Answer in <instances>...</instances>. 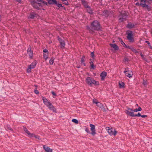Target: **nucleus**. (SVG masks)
Returning a JSON list of instances; mask_svg holds the SVG:
<instances>
[{
    "label": "nucleus",
    "instance_id": "nucleus-10",
    "mask_svg": "<svg viewBox=\"0 0 152 152\" xmlns=\"http://www.w3.org/2000/svg\"><path fill=\"white\" fill-rule=\"evenodd\" d=\"M37 64V62L35 61L32 63L30 66H28L27 69V72L28 73L31 72V69L34 68Z\"/></svg>",
    "mask_w": 152,
    "mask_h": 152
},
{
    "label": "nucleus",
    "instance_id": "nucleus-26",
    "mask_svg": "<svg viewBox=\"0 0 152 152\" xmlns=\"http://www.w3.org/2000/svg\"><path fill=\"white\" fill-rule=\"evenodd\" d=\"M119 41L120 42H121V43L122 44V45L124 47H125V46H126V44H125V43L121 39H119Z\"/></svg>",
    "mask_w": 152,
    "mask_h": 152
},
{
    "label": "nucleus",
    "instance_id": "nucleus-34",
    "mask_svg": "<svg viewBox=\"0 0 152 152\" xmlns=\"http://www.w3.org/2000/svg\"><path fill=\"white\" fill-rule=\"evenodd\" d=\"M85 131L88 133H90V131L88 128H86V129H85Z\"/></svg>",
    "mask_w": 152,
    "mask_h": 152
},
{
    "label": "nucleus",
    "instance_id": "nucleus-15",
    "mask_svg": "<svg viewBox=\"0 0 152 152\" xmlns=\"http://www.w3.org/2000/svg\"><path fill=\"white\" fill-rule=\"evenodd\" d=\"M107 73L106 72H103L100 74V76L101 77L102 80H103L107 76Z\"/></svg>",
    "mask_w": 152,
    "mask_h": 152
},
{
    "label": "nucleus",
    "instance_id": "nucleus-32",
    "mask_svg": "<svg viewBox=\"0 0 152 152\" xmlns=\"http://www.w3.org/2000/svg\"><path fill=\"white\" fill-rule=\"evenodd\" d=\"M141 115L140 113H138L137 114L134 115V116H141Z\"/></svg>",
    "mask_w": 152,
    "mask_h": 152
},
{
    "label": "nucleus",
    "instance_id": "nucleus-27",
    "mask_svg": "<svg viewBox=\"0 0 152 152\" xmlns=\"http://www.w3.org/2000/svg\"><path fill=\"white\" fill-rule=\"evenodd\" d=\"M72 121L76 124H78V121L75 119H72Z\"/></svg>",
    "mask_w": 152,
    "mask_h": 152
},
{
    "label": "nucleus",
    "instance_id": "nucleus-53",
    "mask_svg": "<svg viewBox=\"0 0 152 152\" xmlns=\"http://www.w3.org/2000/svg\"><path fill=\"white\" fill-rule=\"evenodd\" d=\"M135 1H137L138 0H135Z\"/></svg>",
    "mask_w": 152,
    "mask_h": 152
},
{
    "label": "nucleus",
    "instance_id": "nucleus-9",
    "mask_svg": "<svg viewBox=\"0 0 152 152\" xmlns=\"http://www.w3.org/2000/svg\"><path fill=\"white\" fill-rule=\"evenodd\" d=\"M132 111V109L128 108L127 110H125V112L128 115L134 117V112Z\"/></svg>",
    "mask_w": 152,
    "mask_h": 152
},
{
    "label": "nucleus",
    "instance_id": "nucleus-5",
    "mask_svg": "<svg viewBox=\"0 0 152 152\" xmlns=\"http://www.w3.org/2000/svg\"><path fill=\"white\" fill-rule=\"evenodd\" d=\"M86 81L87 84L90 86H92V84L95 85H99V83L98 82L96 81L89 77L86 78Z\"/></svg>",
    "mask_w": 152,
    "mask_h": 152
},
{
    "label": "nucleus",
    "instance_id": "nucleus-1",
    "mask_svg": "<svg viewBox=\"0 0 152 152\" xmlns=\"http://www.w3.org/2000/svg\"><path fill=\"white\" fill-rule=\"evenodd\" d=\"M38 3L34 1H31V3L33 7L37 9H39L41 7L47 4L46 2L42 0H37Z\"/></svg>",
    "mask_w": 152,
    "mask_h": 152
},
{
    "label": "nucleus",
    "instance_id": "nucleus-19",
    "mask_svg": "<svg viewBox=\"0 0 152 152\" xmlns=\"http://www.w3.org/2000/svg\"><path fill=\"white\" fill-rule=\"evenodd\" d=\"M85 59V57L84 56H83L81 59V64H83L84 66H85L86 65L84 63Z\"/></svg>",
    "mask_w": 152,
    "mask_h": 152
},
{
    "label": "nucleus",
    "instance_id": "nucleus-52",
    "mask_svg": "<svg viewBox=\"0 0 152 152\" xmlns=\"http://www.w3.org/2000/svg\"><path fill=\"white\" fill-rule=\"evenodd\" d=\"M106 11V12H107V11Z\"/></svg>",
    "mask_w": 152,
    "mask_h": 152
},
{
    "label": "nucleus",
    "instance_id": "nucleus-18",
    "mask_svg": "<svg viewBox=\"0 0 152 152\" xmlns=\"http://www.w3.org/2000/svg\"><path fill=\"white\" fill-rule=\"evenodd\" d=\"M86 10L87 12L89 13V14H91L93 13L92 10L91 9V8L90 7L87 6V7L86 8Z\"/></svg>",
    "mask_w": 152,
    "mask_h": 152
},
{
    "label": "nucleus",
    "instance_id": "nucleus-7",
    "mask_svg": "<svg viewBox=\"0 0 152 152\" xmlns=\"http://www.w3.org/2000/svg\"><path fill=\"white\" fill-rule=\"evenodd\" d=\"M147 4H151L150 0H140V5L142 7H145Z\"/></svg>",
    "mask_w": 152,
    "mask_h": 152
},
{
    "label": "nucleus",
    "instance_id": "nucleus-31",
    "mask_svg": "<svg viewBox=\"0 0 152 152\" xmlns=\"http://www.w3.org/2000/svg\"><path fill=\"white\" fill-rule=\"evenodd\" d=\"M63 4H65V5H68V2L66 0L63 1Z\"/></svg>",
    "mask_w": 152,
    "mask_h": 152
},
{
    "label": "nucleus",
    "instance_id": "nucleus-13",
    "mask_svg": "<svg viewBox=\"0 0 152 152\" xmlns=\"http://www.w3.org/2000/svg\"><path fill=\"white\" fill-rule=\"evenodd\" d=\"M58 39L59 41L60 44L61 45V48H64L65 45V42L64 41L59 38H58Z\"/></svg>",
    "mask_w": 152,
    "mask_h": 152
},
{
    "label": "nucleus",
    "instance_id": "nucleus-45",
    "mask_svg": "<svg viewBox=\"0 0 152 152\" xmlns=\"http://www.w3.org/2000/svg\"><path fill=\"white\" fill-rule=\"evenodd\" d=\"M145 42H146L147 44H148V45H149V46H150V43H149V42L148 41H145Z\"/></svg>",
    "mask_w": 152,
    "mask_h": 152
},
{
    "label": "nucleus",
    "instance_id": "nucleus-28",
    "mask_svg": "<svg viewBox=\"0 0 152 152\" xmlns=\"http://www.w3.org/2000/svg\"><path fill=\"white\" fill-rule=\"evenodd\" d=\"M48 53H44L43 55V57L44 58L45 60H46L48 59Z\"/></svg>",
    "mask_w": 152,
    "mask_h": 152
},
{
    "label": "nucleus",
    "instance_id": "nucleus-35",
    "mask_svg": "<svg viewBox=\"0 0 152 152\" xmlns=\"http://www.w3.org/2000/svg\"><path fill=\"white\" fill-rule=\"evenodd\" d=\"M43 52L44 53H48V50H47V49H44L43 50Z\"/></svg>",
    "mask_w": 152,
    "mask_h": 152
},
{
    "label": "nucleus",
    "instance_id": "nucleus-22",
    "mask_svg": "<svg viewBox=\"0 0 152 152\" xmlns=\"http://www.w3.org/2000/svg\"><path fill=\"white\" fill-rule=\"evenodd\" d=\"M134 25L131 23H129V24L127 25V27L129 28H132L134 27Z\"/></svg>",
    "mask_w": 152,
    "mask_h": 152
},
{
    "label": "nucleus",
    "instance_id": "nucleus-17",
    "mask_svg": "<svg viewBox=\"0 0 152 152\" xmlns=\"http://www.w3.org/2000/svg\"><path fill=\"white\" fill-rule=\"evenodd\" d=\"M27 52L29 56L31 58L33 56V52L31 50V48H28Z\"/></svg>",
    "mask_w": 152,
    "mask_h": 152
},
{
    "label": "nucleus",
    "instance_id": "nucleus-11",
    "mask_svg": "<svg viewBox=\"0 0 152 152\" xmlns=\"http://www.w3.org/2000/svg\"><path fill=\"white\" fill-rule=\"evenodd\" d=\"M90 126L91 127V134L93 135H94L96 134L95 127L94 125L90 124Z\"/></svg>",
    "mask_w": 152,
    "mask_h": 152
},
{
    "label": "nucleus",
    "instance_id": "nucleus-42",
    "mask_svg": "<svg viewBox=\"0 0 152 152\" xmlns=\"http://www.w3.org/2000/svg\"><path fill=\"white\" fill-rule=\"evenodd\" d=\"M53 1L51 0H49L48 1V2L49 4H51L52 3Z\"/></svg>",
    "mask_w": 152,
    "mask_h": 152
},
{
    "label": "nucleus",
    "instance_id": "nucleus-12",
    "mask_svg": "<svg viewBox=\"0 0 152 152\" xmlns=\"http://www.w3.org/2000/svg\"><path fill=\"white\" fill-rule=\"evenodd\" d=\"M127 38L131 42H133L134 41L133 35L132 33H129L128 34Z\"/></svg>",
    "mask_w": 152,
    "mask_h": 152
},
{
    "label": "nucleus",
    "instance_id": "nucleus-3",
    "mask_svg": "<svg viewBox=\"0 0 152 152\" xmlns=\"http://www.w3.org/2000/svg\"><path fill=\"white\" fill-rule=\"evenodd\" d=\"M23 129L25 132H26V133L27 134V136H28V137L30 138L34 137L36 139H37L39 140H40L41 139L40 138V137L39 136L35 135L34 134L31 133L27 129L26 127H23Z\"/></svg>",
    "mask_w": 152,
    "mask_h": 152
},
{
    "label": "nucleus",
    "instance_id": "nucleus-2",
    "mask_svg": "<svg viewBox=\"0 0 152 152\" xmlns=\"http://www.w3.org/2000/svg\"><path fill=\"white\" fill-rule=\"evenodd\" d=\"M42 99L43 101L44 104L50 110L53 112L56 113V109L54 107L52 104L45 98L42 96Z\"/></svg>",
    "mask_w": 152,
    "mask_h": 152
},
{
    "label": "nucleus",
    "instance_id": "nucleus-41",
    "mask_svg": "<svg viewBox=\"0 0 152 152\" xmlns=\"http://www.w3.org/2000/svg\"><path fill=\"white\" fill-rule=\"evenodd\" d=\"M141 116L143 118H145L147 117V115H141Z\"/></svg>",
    "mask_w": 152,
    "mask_h": 152
},
{
    "label": "nucleus",
    "instance_id": "nucleus-29",
    "mask_svg": "<svg viewBox=\"0 0 152 152\" xmlns=\"http://www.w3.org/2000/svg\"><path fill=\"white\" fill-rule=\"evenodd\" d=\"M97 106L100 108H102L103 107L102 104L99 102H98V103L97 104Z\"/></svg>",
    "mask_w": 152,
    "mask_h": 152
},
{
    "label": "nucleus",
    "instance_id": "nucleus-23",
    "mask_svg": "<svg viewBox=\"0 0 152 152\" xmlns=\"http://www.w3.org/2000/svg\"><path fill=\"white\" fill-rule=\"evenodd\" d=\"M148 4H147L145 7L148 10L150 11L151 10V7L150 6H148Z\"/></svg>",
    "mask_w": 152,
    "mask_h": 152
},
{
    "label": "nucleus",
    "instance_id": "nucleus-30",
    "mask_svg": "<svg viewBox=\"0 0 152 152\" xmlns=\"http://www.w3.org/2000/svg\"><path fill=\"white\" fill-rule=\"evenodd\" d=\"M90 63L91 65V67L92 68L94 69L95 67V66L94 65V64H93V62L91 61V62H90Z\"/></svg>",
    "mask_w": 152,
    "mask_h": 152
},
{
    "label": "nucleus",
    "instance_id": "nucleus-6",
    "mask_svg": "<svg viewBox=\"0 0 152 152\" xmlns=\"http://www.w3.org/2000/svg\"><path fill=\"white\" fill-rule=\"evenodd\" d=\"M106 129L107 131L108 134L111 136L114 135L115 136L117 133L115 130H113L112 128L110 129L109 127H106Z\"/></svg>",
    "mask_w": 152,
    "mask_h": 152
},
{
    "label": "nucleus",
    "instance_id": "nucleus-49",
    "mask_svg": "<svg viewBox=\"0 0 152 152\" xmlns=\"http://www.w3.org/2000/svg\"><path fill=\"white\" fill-rule=\"evenodd\" d=\"M125 47H126V48H131V47H129V46H127H127H125Z\"/></svg>",
    "mask_w": 152,
    "mask_h": 152
},
{
    "label": "nucleus",
    "instance_id": "nucleus-50",
    "mask_svg": "<svg viewBox=\"0 0 152 152\" xmlns=\"http://www.w3.org/2000/svg\"><path fill=\"white\" fill-rule=\"evenodd\" d=\"M150 0V1H152V0ZM150 2L151 3V2Z\"/></svg>",
    "mask_w": 152,
    "mask_h": 152
},
{
    "label": "nucleus",
    "instance_id": "nucleus-8",
    "mask_svg": "<svg viewBox=\"0 0 152 152\" xmlns=\"http://www.w3.org/2000/svg\"><path fill=\"white\" fill-rule=\"evenodd\" d=\"M124 73L129 78L131 77L133 75L132 72L131 70H129L128 68L125 69L124 71Z\"/></svg>",
    "mask_w": 152,
    "mask_h": 152
},
{
    "label": "nucleus",
    "instance_id": "nucleus-33",
    "mask_svg": "<svg viewBox=\"0 0 152 152\" xmlns=\"http://www.w3.org/2000/svg\"><path fill=\"white\" fill-rule=\"evenodd\" d=\"M98 102L97 101L96 99H94L93 100V103H95L96 104H97L98 103Z\"/></svg>",
    "mask_w": 152,
    "mask_h": 152
},
{
    "label": "nucleus",
    "instance_id": "nucleus-44",
    "mask_svg": "<svg viewBox=\"0 0 152 152\" xmlns=\"http://www.w3.org/2000/svg\"><path fill=\"white\" fill-rule=\"evenodd\" d=\"M51 93L52 94H53L54 95H55V96L56 95V93L53 91H52Z\"/></svg>",
    "mask_w": 152,
    "mask_h": 152
},
{
    "label": "nucleus",
    "instance_id": "nucleus-24",
    "mask_svg": "<svg viewBox=\"0 0 152 152\" xmlns=\"http://www.w3.org/2000/svg\"><path fill=\"white\" fill-rule=\"evenodd\" d=\"M54 61V58H51L50 60L49 63L50 65H52L53 64Z\"/></svg>",
    "mask_w": 152,
    "mask_h": 152
},
{
    "label": "nucleus",
    "instance_id": "nucleus-51",
    "mask_svg": "<svg viewBox=\"0 0 152 152\" xmlns=\"http://www.w3.org/2000/svg\"><path fill=\"white\" fill-rule=\"evenodd\" d=\"M136 105H137V106H138V104H136Z\"/></svg>",
    "mask_w": 152,
    "mask_h": 152
},
{
    "label": "nucleus",
    "instance_id": "nucleus-36",
    "mask_svg": "<svg viewBox=\"0 0 152 152\" xmlns=\"http://www.w3.org/2000/svg\"><path fill=\"white\" fill-rule=\"evenodd\" d=\"M34 92H35V93L36 94H39V91H38L37 90V89H35L34 91Z\"/></svg>",
    "mask_w": 152,
    "mask_h": 152
},
{
    "label": "nucleus",
    "instance_id": "nucleus-43",
    "mask_svg": "<svg viewBox=\"0 0 152 152\" xmlns=\"http://www.w3.org/2000/svg\"><path fill=\"white\" fill-rule=\"evenodd\" d=\"M138 111H141L142 110V108L141 107H139L138 108Z\"/></svg>",
    "mask_w": 152,
    "mask_h": 152
},
{
    "label": "nucleus",
    "instance_id": "nucleus-37",
    "mask_svg": "<svg viewBox=\"0 0 152 152\" xmlns=\"http://www.w3.org/2000/svg\"><path fill=\"white\" fill-rule=\"evenodd\" d=\"M56 5L59 7H63L62 4H56Z\"/></svg>",
    "mask_w": 152,
    "mask_h": 152
},
{
    "label": "nucleus",
    "instance_id": "nucleus-47",
    "mask_svg": "<svg viewBox=\"0 0 152 152\" xmlns=\"http://www.w3.org/2000/svg\"><path fill=\"white\" fill-rule=\"evenodd\" d=\"M7 129H9L10 130H12V128L10 127H7Z\"/></svg>",
    "mask_w": 152,
    "mask_h": 152
},
{
    "label": "nucleus",
    "instance_id": "nucleus-40",
    "mask_svg": "<svg viewBox=\"0 0 152 152\" xmlns=\"http://www.w3.org/2000/svg\"><path fill=\"white\" fill-rule=\"evenodd\" d=\"M129 49H131L133 51H135V50L134 49V48L132 47H131V48H129Z\"/></svg>",
    "mask_w": 152,
    "mask_h": 152
},
{
    "label": "nucleus",
    "instance_id": "nucleus-46",
    "mask_svg": "<svg viewBox=\"0 0 152 152\" xmlns=\"http://www.w3.org/2000/svg\"><path fill=\"white\" fill-rule=\"evenodd\" d=\"M136 5H140V3H137L136 4Z\"/></svg>",
    "mask_w": 152,
    "mask_h": 152
},
{
    "label": "nucleus",
    "instance_id": "nucleus-48",
    "mask_svg": "<svg viewBox=\"0 0 152 152\" xmlns=\"http://www.w3.org/2000/svg\"><path fill=\"white\" fill-rule=\"evenodd\" d=\"M140 55L142 57H143V55H142V53H140Z\"/></svg>",
    "mask_w": 152,
    "mask_h": 152
},
{
    "label": "nucleus",
    "instance_id": "nucleus-4",
    "mask_svg": "<svg viewBox=\"0 0 152 152\" xmlns=\"http://www.w3.org/2000/svg\"><path fill=\"white\" fill-rule=\"evenodd\" d=\"M91 28L93 30H98L101 28L99 22L95 20L93 21L91 24Z\"/></svg>",
    "mask_w": 152,
    "mask_h": 152
},
{
    "label": "nucleus",
    "instance_id": "nucleus-14",
    "mask_svg": "<svg viewBox=\"0 0 152 152\" xmlns=\"http://www.w3.org/2000/svg\"><path fill=\"white\" fill-rule=\"evenodd\" d=\"M43 148L45 149L46 152H52V149L48 147H46L45 145H43Z\"/></svg>",
    "mask_w": 152,
    "mask_h": 152
},
{
    "label": "nucleus",
    "instance_id": "nucleus-25",
    "mask_svg": "<svg viewBox=\"0 0 152 152\" xmlns=\"http://www.w3.org/2000/svg\"><path fill=\"white\" fill-rule=\"evenodd\" d=\"M35 14H31L29 17H28V18H30L31 19H33L34 18V17L35 16Z\"/></svg>",
    "mask_w": 152,
    "mask_h": 152
},
{
    "label": "nucleus",
    "instance_id": "nucleus-16",
    "mask_svg": "<svg viewBox=\"0 0 152 152\" xmlns=\"http://www.w3.org/2000/svg\"><path fill=\"white\" fill-rule=\"evenodd\" d=\"M111 46L115 50H118L119 49L118 47L115 44H110Z\"/></svg>",
    "mask_w": 152,
    "mask_h": 152
},
{
    "label": "nucleus",
    "instance_id": "nucleus-39",
    "mask_svg": "<svg viewBox=\"0 0 152 152\" xmlns=\"http://www.w3.org/2000/svg\"><path fill=\"white\" fill-rule=\"evenodd\" d=\"M133 112H138V111H139L138 110V109H135L134 110H133Z\"/></svg>",
    "mask_w": 152,
    "mask_h": 152
},
{
    "label": "nucleus",
    "instance_id": "nucleus-20",
    "mask_svg": "<svg viewBox=\"0 0 152 152\" xmlns=\"http://www.w3.org/2000/svg\"><path fill=\"white\" fill-rule=\"evenodd\" d=\"M119 85L120 88H123L124 87V83L122 81H119Z\"/></svg>",
    "mask_w": 152,
    "mask_h": 152
},
{
    "label": "nucleus",
    "instance_id": "nucleus-21",
    "mask_svg": "<svg viewBox=\"0 0 152 152\" xmlns=\"http://www.w3.org/2000/svg\"><path fill=\"white\" fill-rule=\"evenodd\" d=\"M82 4L85 6V7L87 8V6H88L87 3L84 0H82Z\"/></svg>",
    "mask_w": 152,
    "mask_h": 152
},
{
    "label": "nucleus",
    "instance_id": "nucleus-38",
    "mask_svg": "<svg viewBox=\"0 0 152 152\" xmlns=\"http://www.w3.org/2000/svg\"><path fill=\"white\" fill-rule=\"evenodd\" d=\"M91 56L92 58H94V52H92L91 53Z\"/></svg>",
    "mask_w": 152,
    "mask_h": 152
}]
</instances>
